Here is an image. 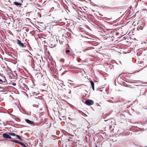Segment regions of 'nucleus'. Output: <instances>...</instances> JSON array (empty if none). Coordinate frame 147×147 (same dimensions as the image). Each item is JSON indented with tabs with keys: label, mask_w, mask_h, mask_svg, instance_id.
<instances>
[{
	"label": "nucleus",
	"mask_w": 147,
	"mask_h": 147,
	"mask_svg": "<svg viewBox=\"0 0 147 147\" xmlns=\"http://www.w3.org/2000/svg\"><path fill=\"white\" fill-rule=\"evenodd\" d=\"M93 101L91 100H86L85 101L86 104L88 105H92L93 104Z\"/></svg>",
	"instance_id": "1"
},
{
	"label": "nucleus",
	"mask_w": 147,
	"mask_h": 147,
	"mask_svg": "<svg viewBox=\"0 0 147 147\" xmlns=\"http://www.w3.org/2000/svg\"><path fill=\"white\" fill-rule=\"evenodd\" d=\"M17 43L21 47H25L24 44L21 42V41L18 40H17Z\"/></svg>",
	"instance_id": "2"
},
{
	"label": "nucleus",
	"mask_w": 147,
	"mask_h": 147,
	"mask_svg": "<svg viewBox=\"0 0 147 147\" xmlns=\"http://www.w3.org/2000/svg\"><path fill=\"white\" fill-rule=\"evenodd\" d=\"M3 137L4 138H8V139H11V137L8 134L6 133L4 134H3Z\"/></svg>",
	"instance_id": "3"
},
{
	"label": "nucleus",
	"mask_w": 147,
	"mask_h": 147,
	"mask_svg": "<svg viewBox=\"0 0 147 147\" xmlns=\"http://www.w3.org/2000/svg\"><path fill=\"white\" fill-rule=\"evenodd\" d=\"M25 121L27 123L31 125H34V123L33 121H31L28 119H26Z\"/></svg>",
	"instance_id": "4"
},
{
	"label": "nucleus",
	"mask_w": 147,
	"mask_h": 147,
	"mask_svg": "<svg viewBox=\"0 0 147 147\" xmlns=\"http://www.w3.org/2000/svg\"><path fill=\"white\" fill-rule=\"evenodd\" d=\"M11 141L13 142H15L16 143H19L20 144H22V145L24 147H27L26 146L25 144H23V143L22 144L21 143L19 142L18 141H17L16 140H11Z\"/></svg>",
	"instance_id": "5"
},
{
	"label": "nucleus",
	"mask_w": 147,
	"mask_h": 147,
	"mask_svg": "<svg viewBox=\"0 0 147 147\" xmlns=\"http://www.w3.org/2000/svg\"><path fill=\"white\" fill-rule=\"evenodd\" d=\"M90 83H91V85L92 88L93 90H94V83L93 82V81H92V80L90 81Z\"/></svg>",
	"instance_id": "6"
},
{
	"label": "nucleus",
	"mask_w": 147,
	"mask_h": 147,
	"mask_svg": "<svg viewBox=\"0 0 147 147\" xmlns=\"http://www.w3.org/2000/svg\"><path fill=\"white\" fill-rule=\"evenodd\" d=\"M14 4L15 5H22L21 3H18L17 2H14Z\"/></svg>",
	"instance_id": "7"
},
{
	"label": "nucleus",
	"mask_w": 147,
	"mask_h": 147,
	"mask_svg": "<svg viewBox=\"0 0 147 147\" xmlns=\"http://www.w3.org/2000/svg\"><path fill=\"white\" fill-rule=\"evenodd\" d=\"M9 135L12 136H16V135H17L16 134H15L14 133H9Z\"/></svg>",
	"instance_id": "8"
},
{
	"label": "nucleus",
	"mask_w": 147,
	"mask_h": 147,
	"mask_svg": "<svg viewBox=\"0 0 147 147\" xmlns=\"http://www.w3.org/2000/svg\"><path fill=\"white\" fill-rule=\"evenodd\" d=\"M16 137H17V138H18L19 139H20L21 140H22V138H21V137L20 136L17 135H16Z\"/></svg>",
	"instance_id": "9"
},
{
	"label": "nucleus",
	"mask_w": 147,
	"mask_h": 147,
	"mask_svg": "<svg viewBox=\"0 0 147 147\" xmlns=\"http://www.w3.org/2000/svg\"><path fill=\"white\" fill-rule=\"evenodd\" d=\"M70 52V51L69 50H66V52L67 53H69Z\"/></svg>",
	"instance_id": "10"
},
{
	"label": "nucleus",
	"mask_w": 147,
	"mask_h": 147,
	"mask_svg": "<svg viewBox=\"0 0 147 147\" xmlns=\"http://www.w3.org/2000/svg\"><path fill=\"white\" fill-rule=\"evenodd\" d=\"M23 85H24V87L26 88L27 87V86L26 84H24Z\"/></svg>",
	"instance_id": "11"
},
{
	"label": "nucleus",
	"mask_w": 147,
	"mask_h": 147,
	"mask_svg": "<svg viewBox=\"0 0 147 147\" xmlns=\"http://www.w3.org/2000/svg\"><path fill=\"white\" fill-rule=\"evenodd\" d=\"M1 75H0V78H1ZM2 81L1 80V78H0V82H2Z\"/></svg>",
	"instance_id": "12"
},
{
	"label": "nucleus",
	"mask_w": 147,
	"mask_h": 147,
	"mask_svg": "<svg viewBox=\"0 0 147 147\" xmlns=\"http://www.w3.org/2000/svg\"><path fill=\"white\" fill-rule=\"evenodd\" d=\"M140 27H141V28L140 27L139 28L141 29V30H142V29H143V28L141 27V26H140Z\"/></svg>",
	"instance_id": "13"
}]
</instances>
